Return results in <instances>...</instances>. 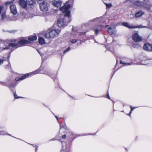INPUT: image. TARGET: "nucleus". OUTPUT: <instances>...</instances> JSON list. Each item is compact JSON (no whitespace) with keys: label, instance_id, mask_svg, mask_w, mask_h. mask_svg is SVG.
I'll use <instances>...</instances> for the list:
<instances>
[{"label":"nucleus","instance_id":"18","mask_svg":"<svg viewBox=\"0 0 152 152\" xmlns=\"http://www.w3.org/2000/svg\"><path fill=\"white\" fill-rule=\"evenodd\" d=\"M25 78L24 76V75H23V76H22V77H20L18 78H16L15 80L16 81H18L19 80H22L23 79H24Z\"/></svg>","mask_w":152,"mask_h":152},{"label":"nucleus","instance_id":"11","mask_svg":"<svg viewBox=\"0 0 152 152\" xmlns=\"http://www.w3.org/2000/svg\"><path fill=\"white\" fill-rule=\"evenodd\" d=\"M107 31L109 34L110 35L114 34L116 32L115 28H112L111 27L109 28Z\"/></svg>","mask_w":152,"mask_h":152},{"label":"nucleus","instance_id":"14","mask_svg":"<svg viewBox=\"0 0 152 152\" xmlns=\"http://www.w3.org/2000/svg\"><path fill=\"white\" fill-rule=\"evenodd\" d=\"M28 40L30 41H34L37 40V37L36 35L30 36L28 37Z\"/></svg>","mask_w":152,"mask_h":152},{"label":"nucleus","instance_id":"43","mask_svg":"<svg viewBox=\"0 0 152 152\" xmlns=\"http://www.w3.org/2000/svg\"><path fill=\"white\" fill-rule=\"evenodd\" d=\"M127 1H128V0H126L125 1V3L126 2H127Z\"/></svg>","mask_w":152,"mask_h":152},{"label":"nucleus","instance_id":"36","mask_svg":"<svg viewBox=\"0 0 152 152\" xmlns=\"http://www.w3.org/2000/svg\"><path fill=\"white\" fill-rule=\"evenodd\" d=\"M3 63V61L0 59V65H1Z\"/></svg>","mask_w":152,"mask_h":152},{"label":"nucleus","instance_id":"27","mask_svg":"<svg viewBox=\"0 0 152 152\" xmlns=\"http://www.w3.org/2000/svg\"><path fill=\"white\" fill-rule=\"evenodd\" d=\"M77 41V40H76L75 39H72L71 41V42L72 43H75Z\"/></svg>","mask_w":152,"mask_h":152},{"label":"nucleus","instance_id":"33","mask_svg":"<svg viewBox=\"0 0 152 152\" xmlns=\"http://www.w3.org/2000/svg\"><path fill=\"white\" fill-rule=\"evenodd\" d=\"M133 46L134 48H137L139 46V45H135V44H134L133 45Z\"/></svg>","mask_w":152,"mask_h":152},{"label":"nucleus","instance_id":"5","mask_svg":"<svg viewBox=\"0 0 152 152\" xmlns=\"http://www.w3.org/2000/svg\"><path fill=\"white\" fill-rule=\"evenodd\" d=\"M41 10L43 11H47L48 10L50 5L48 3L46 2H43L39 5Z\"/></svg>","mask_w":152,"mask_h":152},{"label":"nucleus","instance_id":"45","mask_svg":"<svg viewBox=\"0 0 152 152\" xmlns=\"http://www.w3.org/2000/svg\"><path fill=\"white\" fill-rule=\"evenodd\" d=\"M60 127L61 128L62 127V126H61V125H60Z\"/></svg>","mask_w":152,"mask_h":152},{"label":"nucleus","instance_id":"17","mask_svg":"<svg viewBox=\"0 0 152 152\" xmlns=\"http://www.w3.org/2000/svg\"><path fill=\"white\" fill-rule=\"evenodd\" d=\"M102 27L101 26H100L97 28L95 29V32L96 35L98 34V32L101 29Z\"/></svg>","mask_w":152,"mask_h":152},{"label":"nucleus","instance_id":"6","mask_svg":"<svg viewBox=\"0 0 152 152\" xmlns=\"http://www.w3.org/2000/svg\"><path fill=\"white\" fill-rule=\"evenodd\" d=\"M132 38L135 42H141L143 39L142 37L140 36L137 33H134L132 36Z\"/></svg>","mask_w":152,"mask_h":152},{"label":"nucleus","instance_id":"41","mask_svg":"<svg viewBox=\"0 0 152 152\" xmlns=\"http://www.w3.org/2000/svg\"><path fill=\"white\" fill-rule=\"evenodd\" d=\"M55 116L56 118V119L58 120V117L57 116Z\"/></svg>","mask_w":152,"mask_h":152},{"label":"nucleus","instance_id":"35","mask_svg":"<svg viewBox=\"0 0 152 152\" xmlns=\"http://www.w3.org/2000/svg\"><path fill=\"white\" fill-rule=\"evenodd\" d=\"M106 97L109 99H110V97L108 94L107 95Z\"/></svg>","mask_w":152,"mask_h":152},{"label":"nucleus","instance_id":"38","mask_svg":"<svg viewBox=\"0 0 152 152\" xmlns=\"http://www.w3.org/2000/svg\"><path fill=\"white\" fill-rule=\"evenodd\" d=\"M7 59V58H3V60L2 61H5L6 60V59Z\"/></svg>","mask_w":152,"mask_h":152},{"label":"nucleus","instance_id":"20","mask_svg":"<svg viewBox=\"0 0 152 152\" xmlns=\"http://www.w3.org/2000/svg\"><path fill=\"white\" fill-rule=\"evenodd\" d=\"M135 26L137 27H136V28H148V27L147 26H142V25L138 26Z\"/></svg>","mask_w":152,"mask_h":152},{"label":"nucleus","instance_id":"16","mask_svg":"<svg viewBox=\"0 0 152 152\" xmlns=\"http://www.w3.org/2000/svg\"><path fill=\"white\" fill-rule=\"evenodd\" d=\"M39 43L41 44L45 43L44 39L41 37H39L38 39Z\"/></svg>","mask_w":152,"mask_h":152},{"label":"nucleus","instance_id":"21","mask_svg":"<svg viewBox=\"0 0 152 152\" xmlns=\"http://www.w3.org/2000/svg\"><path fill=\"white\" fill-rule=\"evenodd\" d=\"M105 4L106 6L107 9V8L109 9L111 7H112V4H107V3H105Z\"/></svg>","mask_w":152,"mask_h":152},{"label":"nucleus","instance_id":"42","mask_svg":"<svg viewBox=\"0 0 152 152\" xmlns=\"http://www.w3.org/2000/svg\"><path fill=\"white\" fill-rule=\"evenodd\" d=\"M0 83H3V84H5V83H4V82H0Z\"/></svg>","mask_w":152,"mask_h":152},{"label":"nucleus","instance_id":"22","mask_svg":"<svg viewBox=\"0 0 152 152\" xmlns=\"http://www.w3.org/2000/svg\"><path fill=\"white\" fill-rule=\"evenodd\" d=\"M15 84L14 83H11L10 84V86H8V87L9 88L10 87H14L15 86Z\"/></svg>","mask_w":152,"mask_h":152},{"label":"nucleus","instance_id":"28","mask_svg":"<svg viewBox=\"0 0 152 152\" xmlns=\"http://www.w3.org/2000/svg\"><path fill=\"white\" fill-rule=\"evenodd\" d=\"M14 96H15V98H16V99H18V98H21V97H18V96L17 94H16L15 92L14 93Z\"/></svg>","mask_w":152,"mask_h":152},{"label":"nucleus","instance_id":"30","mask_svg":"<svg viewBox=\"0 0 152 152\" xmlns=\"http://www.w3.org/2000/svg\"><path fill=\"white\" fill-rule=\"evenodd\" d=\"M130 107L131 108V110L130 112V114H131L132 113V111L133 109L135 108V107L133 108L131 106H130Z\"/></svg>","mask_w":152,"mask_h":152},{"label":"nucleus","instance_id":"25","mask_svg":"<svg viewBox=\"0 0 152 152\" xmlns=\"http://www.w3.org/2000/svg\"><path fill=\"white\" fill-rule=\"evenodd\" d=\"M70 48L69 47H68L64 51V54L66 53V52L69 51L70 50Z\"/></svg>","mask_w":152,"mask_h":152},{"label":"nucleus","instance_id":"9","mask_svg":"<svg viewBox=\"0 0 152 152\" xmlns=\"http://www.w3.org/2000/svg\"><path fill=\"white\" fill-rule=\"evenodd\" d=\"M19 3L20 6L23 8H26L27 7V4L26 1L24 0H20Z\"/></svg>","mask_w":152,"mask_h":152},{"label":"nucleus","instance_id":"13","mask_svg":"<svg viewBox=\"0 0 152 152\" xmlns=\"http://www.w3.org/2000/svg\"><path fill=\"white\" fill-rule=\"evenodd\" d=\"M144 14V12L142 11H140L137 12L135 15V17L136 18H138L142 15H143Z\"/></svg>","mask_w":152,"mask_h":152},{"label":"nucleus","instance_id":"46","mask_svg":"<svg viewBox=\"0 0 152 152\" xmlns=\"http://www.w3.org/2000/svg\"><path fill=\"white\" fill-rule=\"evenodd\" d=\"M60 127L61 128L62 127V126H61V125H60Z\"/></svg>","mask_w":152,"mask_h":152},{"label":"nucleus","instance_id":"48","mask_svg":"<svg viewBox=\"0 0 152 152\" xmlns=\"http://www.w3.org/2000/svg\"><path fill=\"white\" fill-rule=\"evenodd\" d=\"M9 56H8V57H7V58H9Z\"/></svg>","mask_w":152,"mask_h":152},{"label":"nucleus","instance_id":"12","mask_svg":"<svg viewBox=\"0 0 152 152\" xmlns=\"http://www.w3.org/2000/svg\"><path fill=\"white\" fill-rule=\"evenodd\" d=\"M53 4L54 6L56 7L60 6L61 4V1H54L53 2Z\"/></svg>","mask_w":152,"mask_h":152},{"label":"nucleus","instance_id":"29","mask_svg":"<svg viewBox=\"0 0 152 152\" xmlns=\"http://www.w3.org/2000/svg\"><path fill=\"white\" fill-rule=\"evenodd\" d=\"M38 73V70H36L34 72H32V74L34 75L37 74Z\"/></svg>","mask_w":152,"mask_h":152},{"label":"nucleus","instance_id":"40","mask_svg":"<svg viewBox=\"0 0 152 152\" xmlns=\"http://www.w3.org/2000/svg\"><path fill=\"white\" fill-rule=\"evenodd\" d=\"M0 134H2V135H4V134H3V131H1Z\"/></svg>","mask_w":152,"mask_h":152},{"label":"nucleus","instance_id":"32","mask_svg":"<svg viewBox=\"0 0 152 152\" xmlns=\"http://www.w3.org/2000/svg\"><path fill=\"white\" fill-rule=\"evenodd\" d=\"M61 152H68L66 149V148L65 150H62Z\"/></svg>","mask_w":152,"mask_h":152},{"label":"nucleus","instance_id":"2","mask_svg":"<svg viewBox=\"0 0 152 152\" xmlns=\"http://www.w3.org/2000/svg\"><path fill=\"white\" fill-rule=\"evenodd\" d=\"M133 4L137 7H142L147 11L152 12V4L149 3L148 0H144L142 1L137 0L134 1Z\"/></svg>","mask_w":152,"mask_h":152},{"label":"nucleus","instance_id":"31","mask_svg":"<svg viewBox=\"0 0 152 152\" xmlns=\"http://www.w3.org/2000/svg\"><path fill=\"white\" fill-rule=\"evenodd\" d=\"M29 74H28V73H27V74H25L24 75L25 78L27 77H28V76H29Z\"/></svg>","mask_w":152,"mask_h":152},{"label":"nucleus","instance_id":"19","mask_svg":"<svg viewBox=\"0 0 152 152\" xmlns=\"http://www.w3.org/2000/svg\"><path fill=\"white\" fill-rule=\"evenodd\" d=\"M14 1V0H12L11 1H7L5 2V4L6 5L10 4L13 3Z\"/></svg>","mask_w":152,"mask_h":152},{"label":"nucleus","instance_id":"8","mask_svg":"<svg viewBox=\"0 0 152 152\" xmlns=\"http://www.w3.org/2000/svg\"><path fill=\"white\" fill-rule=\"evenodd\" d=\"M10 9L11 10V12L13 15H15L17 13V11L16 10V6L14 4L10 5Z\"/></svg>","mask_w":152,"mask_h":152},{"label":"nucleus","instance_id":"26","mask_svg":"<svg viewBox=\"0 0 152 152\" xmlns=\"http://www.w3.org/2000/svg\"><path fill=\"white\" fill-rule=\"evenodd\" d=\"M5 13H3L1 15V19L3 20L5 17Z\"/></svg>","mask_w":152,"mask_h":152},{"label":"nucleus","instance_id":"34","mask_svg":"<svg viewBox=\"0 0 152 152\" xmlns=\"http://www.w3.org/2000/svg\"><path fill=\"white\" fill-rule=\"evenodd\" d=\"M62 138L65 139L66 137V135L65 134H64L62 136Z\"/></svg>","mask_w":152,"mask_h":152},{"label":"nucleus","instance_id":"7","mask_svg":"<svg viewBox=\"0 0 152 152\" xmlns=\"http://www.w3.org/2000/svg\"><path fill=\"white\" fill-rule=\"evenodd\" d=\"M143 49L146 51L151 52L152 51V45L148 43H145L143 46Z\"/></svg>","mask_w":152,"mask_h":152},{"label":"nucleus","instance_id":"39","mask_svg":"<svg viewBox=\"0 0 152 152\" xmlns=\"http://www.w3.org/2000/svg\"><path fill=\"white\" fill-rule=\"evenodd\" d=\"M11 41L12 42H15L16 41V40L15 39H13V40H11Z\"/></svg>","mask_w":152,"mask_h":152},{"label":"nucleus","instance_id":"44","mask_svg":"<svg viewBox=\"0 0 152 152\" xmlns=\"http://www.w3.org/2000/svg\"><path fill=\"white\" fill-rule=\"evenodd\" d=\"M37 147L35 149V151H36Z\"/></svg>","mask_w":152,"mask_h":152},{"label":"nucleus","instance_id":"49","mask_svg":"<svg viewBox=\"0 0 152 152\" xmlns=\"http://www.w3.org/2000/svg\"><path fill=\"white\" fill-rule=\"evenodd\" d=\"M9 135H10V134H9Z\"/></svg>","mask_w":152,"mask_h":152},{"label":"nucleus","instance_id":"3","mask_svg":"<svg viewBox=\"0 0 152 152\" xmlns=\"http://www.w3.org/2000/svg\"><path fill=\"white\" fill-rule=\"evenodd\" d=\"M29 43V42L27 40H21L18 43H10L9 44L8 46L4 48H3V49L4 50L8 49H9L10 47H11L15 49L19 47H20L21 45L28 44Z\"/></svg>","mask_w":152,"mask_h":152},{"label":"nucleus","instance_id":"47","mask_svg":"<svg viewBox=\"0 0 152 152\" xmlns=\"http://www.w3.org/2000/svg\"><path fill=\"white\" fill-rule=\"evenodd\" d=\"M130 113L129 114H128V115H130Z\"/></svg>","mask_w":152,"mask_h":152},{"label":"nucleus","instance_id":"15","mask_svg":"<svg viewBox=\"0 0 152 152\" xmlns=\"http://www.w3.org/2000/svg\"><path fill=\"white\" fill-rule=\"evenodd\" d=\"M27 4L29 5H32L35 3V0H26Z\"/></svg>","mask_w":152,"mask_h":152},{"label":"nucleus","instance_id":"4","mask_svg":"<svg viewBox=\"0 0 152 152\" xmlns=\"http://www.w3.org/2000/svg\"><path fill=\"white\" fill-rule=\"evenodd\" d=\"M60 32V31L57 29L51 30L48 34H46L45 35L46 38L49 39L50 38H54L57 37Z\"/></svg>","mask_w":152,"mask_h":152},{"label":"nucleus","instance_id":"10","mask_svg":"<svg viewBox=\"0 0 152 152\" xmlns=\"http://www.w3.org/2000/svg\"><path fill=\"white\" fill-rule=\"evenodd\" d=\"M122 26L127 27L129 28H136V27H137L135 26L130 25L129 23L127 22H124L122 23Z\"/></svg>","mask_w":152,"mask_h":152},{"label":"nucleus","instance_id":"37","mask_svg":"<svg viewBox=\"0 0 152 152\" xmlns=\"http://www.w3.org/2000/svg\"><path fill=\"white\" fill-rule=\"evenodd\" d=\"M97 19H98V18H96L95 19H93V20H91L90 21H94L96 20Z\"/></svg>","mask_w":152,"mask_h":152},{"label":"nucleus","instance_id":"23","mask_svg":"<svg viewBox=\"0 0 152 152\" xmlns=\"http://www.w3.org/2000/svg\"><path fill=\"white\" fill-rule=\"evenodd\" d=\"M37 2L39 4V5L42 4V2H45L44 1V0H37Z\"/></svg>","mask_w":152,"mask_h":152},{"label":"nucleus","instance_id":"1","mask_svg":"<svg viewBox=\"0 0 152 152\" xmlns=\"http://www.w3.org/2000/svg\"><path fill=\"white\" fill-rule=\"evenodd\" d=\"M70 7V5L69 4L67 5H65L60 8V10L64 13V18L58 20L57 24L59 27L66 26L67 25L66 22L68 23L71 21L72 19L70 15V11L69 10Z\"/></svg>","mask_w":152,"mask_h":152},{"label":"nucleus","instance_id":"24","mask_svg":"<svg viewBox=\"0 0 152 152\" xmlns=\"http://www.w3.org/2000/svg\"><path fill=\"white\" fill-rule=\"evenodd\" d=\"M120 63L123 64H124L125 65H131V64L130 63H125L124 62L122 61H120Z\"/></svg>","mask_w":152,"mask_h":152}]
</instances>
